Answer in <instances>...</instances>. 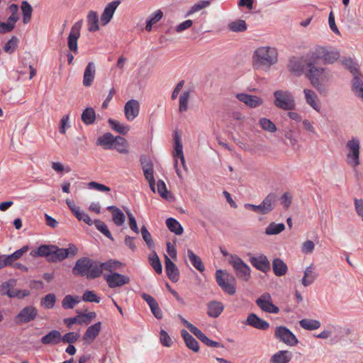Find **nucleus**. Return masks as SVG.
I'll return each mask as SVG.
<instances>
[{"label": "nucleus", "instance_id": "nucleus-1", "mask_svg": "<svg viewBox=\"0 0 363 363\" xmlns=\"http://www.w3.org/2000/svg\"><path fill=\"white\" fill-rule=\"evenodd\" d=\"M306 72L305 76L320 94H325L328 91V86L333 79V74L326 67L316 65V62L305 58Z\"/></svg>", "mask_w": 363, "mask_h": 363}, {"label": "nucleus", "instance_id": "nucleus-2", "mask_svg": "<svg viewBox=\"0 0 363 363\" xmlns=\"http://www.w3.org/2000/svg\"><path fill=\"white\" fill-rule=\"evenodd\" d=\"M278 54L275 48L265 46L258 48L252 55V65L256 69H269L277 62Z\"/></svg>", "mask_w": 363, "mask_h": 363}, {"label": "nucleus", "instance_id": "nucleus-3", "mask_svg": "<svg viewBox=\"0 0 363 363\" xmlns=\"http://www.w3.org/2000/svg\"><path fill=\"white\" fill-rule=\"evenodd\" d=\"M99 267V261L84 257L77 260L72 272L74 276L94 279L101 276Z\"/></svg>", "mask_w": 363, "mask_h": 363}, {"label": "nucleus", "instance_id": "nucleus-4", "mask_svg": "<svg viewBox=\"0 0 363 363\" xmlns=\"http://www.w3.org/2000/svg\"><path fill=\"white\" fill-rule=\"evenodd\" d=\"M305 57L310 58L316 62L320 60L325 65H332L338 60L340 53L335 48L316 45L306 54Z\"/></svg>", "mask_w": 363, "mask_h": 363}, {"label": "nucleus", "instance_id": "nucleus-5", "mask_svg": "<svg viewBox=\"0 0 363 363\" xmlns=\"http://www.w3.org/2000/svg\"><path fill=\"white\" fill-rule=\"evenodd\" d=\"M274 105L279 109L292 111L296 108V101L292 93L286 89H278L274 91Z\"/></svg>", "mask_w": 363, "mask_h": 363}, {"label": "nucleus", "instance_id": "nucleus-6", "mask_svg": "<svg viewBox=\"0 0 363 363\" xmlns=\"http://www.w3.org/2000/svg\"><path fill=\"white\" fill-rule=\"evenodd\" d=\"M346 162L352 168L360 164V140L357 137H352L345 145Z\"/></svg>", "mask_w": 363, "mask_h": 363}, {"label": "nucleus", "instance_id": "nucleus-7", "mask_svg": "<svg viewBox=\"0 0 363 363\" xmlns=\"http://www.w3.org/2000/svg\"><path fill=\"white\" fill-rule=\"evenodd\" d=\"M216 279L218 286L229 295L236 292V280L233 275L218 269L216 272Z\"/></svg>", "mask_w": 363, "mask_h": 363}, {"label": "nucleus", "instance_id": "nucleus-8", "mask_svg": "<svg viewBox=\"0 0 363 363\" xmlns=\"http://www.w3.org/2000/svg\"><path fill=\"white\" fill-rule=\"evenodd\" d=\"M229 263L233 266L238 278L243 281H248L250 277V268L241 258L235 255L230 254Z\"/></svg>", "mask_w": 363, "mask_h": 363}, {"label": "nucleus", "instance_id": "nucleus-9", "mask_svg": "<svg viewBox=\"0 0 363 363\" xmlns=\"http://www.w3.org/2000/svg\"><path fill=\"white\" fill-rule=\"evenodd\" d=\"M346 66L350 70L353 75L352 84V90L363 99V77L359 72L357 65L351 60H348L345 62Z\"/></svg>", "mask_w": 363, "mask_h": 363}, {"label": "nucleus", "instance_id": "nucleus-10", "mask_svg": "<svg viewBox=\"0 0 363 363\" xmlns=\"http://www.w3.org/2000/svg\"><path fill=\"white\" fill-rule=\"evenodd\" d=\"M77 251L78 249L74 244H69L67 248H60L53 245L50 262H57L69 257H74L77 253Z\"/></svg>", "mask_w": 363, "mask_h": 363}, {"label": "nucleus", "instance_id": "nucleus-11", "mask_svg": "<svg viewBox=\"0 0 363 363\" xmlns=\"http://www.w3.org/2000/svg\"><path fill=\"white\" fill-rule=\"evenodd\" d=\"M173 155L174 158V169L176 173L179 178H182V173L179 167V162L185 171L187 170V167L186 165L185 158L183 153V146L177 135L174 137V151Z\"/></svg>", "mask_w": 363, "mask_h": 363}, {"label": "nucleus", "instance_id": "nucleus-12", "mask_svg": "<svg viewBox=\"0 0 363 363\" xmlns=\"http://www.w3.org/2000/svg\"><path fill=\"white\" fill-rule=\"evenodd\" d=\"M37 315L38 310L33 306H28L22 308L14 320L17 324L21 325L34 320Z\"/></svg>", "mask_w": 363, "mask_h": 363}, {"label": "nucleus", "instance_id": "nucleus-13", "mask_svg": "<svg viewBox=\"0 0 363 363\" xmlns=\"http://www.w3.org/2000/svg\"><path fill=\"white\" fill-rule=\"evenodd\" d=\"M256 304L264 312L277 314L279 308L273 304L270 294L264 293L257 300Z\"/></svg>", "mask_w": 363, "mask_h": 363}, {"label": "nucleus", "instance_id": "nucleus-14", "mask_svg": "<svg viewBox=\"0 0 363 363\" xmlns=\"http://www.w3.org/2000/svg\"><path fill=\"white\" fill-rule=\"evenodd\" d=\"M83 24V21L80 20L76 22L71 28L70 33L68 36V48L69 49L74 52H78L77 40L80 37V30Z\"/></svg>", "mask_w": 363, "mask_h": 363}, {"label": "nucleus", "instance_id": "nucleus-15", "mask_svg": "<svg viewBox=\"0 0 363 363\" xmlns=\"http://www.w3.org/2000/svg\"><path fill=\"white\" fill-rule=\"evenodd\" d=\"M275 337L280 341L290 346H294L298 343L296 337L284 326H279L276 328Z\"/></svg>", "mask_w": 363, "mask_h": 363}, {"label": "nucleus", "instance_id": "nucleus-16", "mask_svg": "<svg viewBox=\"0 0 363 363\" xmlns=\"http://www.w3.org/2000/svg\"><path fill=\"white\" fill-rule=\"evenodd\" d=\"M104 277L108 286L111 289L121 287L130 282V278L128 276L123 275L118 272L104 274Z\"/></svg>", "mask_w": 363, "mask_h": 363}, {"label": "nucleus", "instance_id": "nucleus-17", "mask_svg": "<svg viewBox=\"0 0 363 363\" xmlns=\"http://www.w3.org/2000/svg\"><path fill=\"white\" fill-rule=\"evenodd\" d=\"M96 317L95 312H89L87 313H81L72 318H65V323L71 327L74 324L89 325Z\"/></svg>", "mask_w": 363, "mask_h": 363}, {"label": "nucleus", "instance_id": "nucleus-18", "mask_svg": "<svg viewBox=\"0 0 363 363\" xmlns=\"http://www.w3.org/2000/svg\"><path fill=\"white\" fill-rule=\"evenodd\" d=\"M306 103L318 113L320 112L321 104L318 96L315 91L311 89H304L303 90Z\"/></svg>", "mask_w": 363, "mask_h": 363}, {"label": "nucleus", "instance_id": "nucleus-19", "mask_svg": "<svg viewBox=\"0 0 363 363\" xmlns=\"http://www.w3.org/2000/svg\"><path fill=\"white\" fill-rule=\"evenodd\" d=\"M140 112V103L135 99L128 101L124 106V114L128 121H133Z\"/></svg>", "mask_w": 363, "mask_h": 363}, {"label": "nucleus", "instance_id": "nucleus-20", "mask_svg": "<svg viewBox=\"0 0 363 363\" xmlns=\"http://www.w3.org/2000/svg\"><path fill=\"white\" fill-rule=\"evenodd\" d=\"M250 262L254 267L264 273H267L270 269V262L264 255H259L257 257L251 256Z\"/></svg>", "mask_w": 363, "mask_h": 363}, {"label": "nucleus", "instance_id": "nucleus-21", "mask_svg": "<svg viewBox=\"0 0 363 363\" xmlns=\"http://www.w3.org/2000/svg\"><path fill=\"white\" fill-rule=\"evenodd\" d=\"M243 323L262 330H266L269 328L268 322L262 320L253 313L248 315L247 319L243 322Z\"/></svg>", "mask_w": 363, "mask_h": 363}, {"label": "nucleus", "instance_id": "nucleus-22", "mask_svg": "<svg viewBox=\"0 0 363 363\" xmlns=\"http://www.w3.org/2000/svg\"><path fill=\"white\" fill-rule=\"evenodd\" d=\"M144 176L149 183L150 187L153 192H155V180L154 178L153 165L150 161L140 160Z\"/></svg>", "mask_w": 363, "mask_h": 363}, {"label": "nucleus", "instance_id": "nucleus-23", "mask_svg": "<svg viewBox=\"0 0 363 363\" xmlns=\"http://www.w3.org/2000/svg\"><path fill=\"white\" fill-rule=\"evenodd\" d=\"M236 98L250 108H257L263 104V99L261 97L247 94H238Z\"/></svg>", "mask_w": 363, "mask_h": 363}, {"label": "nucleus", "instance_id": "nucleus-24", "mask_svg": "<svg viewBox=\"0 0 363 363\" xmlns=\"http://www.w3.org/2000/svg\"><path fill=\"white\" fill-rule=\"evenodd\" d=\"M120 4L121 1L119 0H115L106 5L101 16V22L102 25L105 26L110 22L115 11Z\"/></svg>", "mask_w": 363, "mask_h": 363}, {"label": "nucleus", "instance_id": "nucleus-25", "mask_svg": "<svg viewBox=\"0 0 363 363\" xmlns=\"http://www.w3.org/2000/svg\"><path fill=\"white\" fill-rule=\"evenodd\" d=\"M165 271L167 276L172 282L178 281L179 271L177 265L167 255L164 256Z\"/></svg>", "mask_w": 363, "mask_h": 363}, {"label": "nucleus", "instance_id": "nucleus-26", "mask_svg": "<svg viewBox=\"0 0 363 363\" xmlns=\"http://www.w3.org/2000/svg\"><path fill=\"white\" fill-rule=\"evenodd\" d=\"M101 330V323L97 322L89 326L83 335V340L91 344L98 336Z\"/></svg>", "mask_w": 363, "mask_h": 363}, {"label": "nucleus", "instance_id": "nucleus-27", "mask_svg": "<svg viewBox=\"0 0 363 363\" xmlns=\"http://www.w3.org/2000/svg\"><path fill=\"white\" fill-rule=\"evenodd\" d=\"M288 67L290 72L294 73L297 76L301 75L306 72V62L300 58L292 57L290 59Z\"/></svg>", "mask_w": 363, "mask_h": 363}, {"label": "nucleus", "instance_id": "nucleus-28", "mask_svg": "<svg viewBox=\"0 0 363 363\" xmlns=\"http://www.w3.org/2000/svg\"><path fill=\"white\" fill-rule=\"evenodd\" d=\"M96 66L93 62L87 64L83 75V85L86 87L90 86L95 78Z\"/></svg>", "mask_w": 363, "mask_h": 363}, {"label": "nucleus", "instance_id": "nucleus-29", "mask_svg": "<svg viewBox=\"0 0 363 363\" xmlns=\"http://www.w3.org/2000/svg\"><path fill=\"white\" fill-rule=\"evenodd\" d=\"M318 277L315 267L313 265L307 267L303 272V277L301 279V284L304 286L311 285Z\"/></svg>", "mask_w": 363, "mask_h": 363}, {"label": "nucleus", "instance_id": "nucleus-30", "mask_svg": "<svg viewBox=\"0 0 363 363\" xmlns=\"http://www.w3.org/2000/svg\"><path fill=\"white\" fill-rule=\"evenodd\" d=\"M277 195L274 193L269 194L260 203L261 214H267L271 212L275 206Z\"/></svg>", "mask_w": 363, "mask_h": 363}, {"label": "nucleus", "instance_id": "nucleus-31", "mask_svg": "<svg viewBox=\"0 0 363 363\" xmlns=\"http://www.w3.org/2000/svg\"><path fill=\"white\" fill-rule=\"evenodd\" d=\"M53 245H42L38 248L33 250L30 255L33 257H45L50 262V258L52 255V250Z\"/></svg>", "mask_w": 363, "mask_h": 363}, {"label": "nucleus", "instance_id": "nucleus-32", "mask_svg": "<svg viewBox=\"0 0 363 363\" xmlns=\"http://www.w3.org/2000/svg\"><path fill=\"white\" fill-rule=\"evenodd\" d=\"M293 354L288 350H280L274 354L270 358V363H289Z\"/></svg>", "mask_w": 363, "mask_h": 363}, {"label": "nucleus", "instance_id": "nucleus-33", "mask_svg": "<svg viewBox=\"0 0 363 363\" xmlns=\"http://www.w3.org/2000/svg\"><path fill=\"white\" fill-rule=\"evenodd\" d=\"M40 341L43 345H57L61 342V333L58 330H52L43 336Z\"/></svg>", "mask_w": 363, "mask_h": 363}, {"label": "nucleus", "instance_id": "nucleus-34", "mask_svg": "<svg viewBox=\"0 0 363 363\" xmlns=\"http://www.w3.org/2000/svg\"><path fill=\"white\" fill-rule=\"evenodd\" d=\"M116 137L111 133H106L99 137L96 140V145L102 146L106 150L113 149Z\"/></svg>", "mask_w": 363, "mask_h": 363}, {"label": "nucleus", "instance_id": "nucleus-35", "mask_svg": "<svg viewBox=\"0 0 363 363\" xmlns=\"http://www.w3.org/2000/svg\"><path fill=\"white\" fill-rule=\"evenodd\" d=\"M272 269L277 277H282L287 273L288 266L280 258H275L272 261Z\"/></svg>", "mask_w": 363, "mask_h": 363}, {"label": "nucleus", "instance_id": "nucleus-36", "mask_svg": "<svg viewBox=\"0 0 363 363\" xmlns=\"http://www.w3.org/2000/svg\"><path fill=\"white\" fill-rule=\"evenodd\" d=\"M181 335L184 340L186 345L194 352H196L199 350V345L197 340L190 335L186 330H182Z\"/></svg>", "mask_w": 363, "mask_h": 363}, {"label": "nucleus", "instance_id": "nucleus-37", "mask_svg": "<svg viewBox=\"0 0 363 363\" xmlns=\"http://www.w3.org/2000/svg\"><path fill=\"white\" fill-rule=\"evenodd\" d=\"M107 209L112 213L113 223L117 226H121L125 220V216L123 211L114 206H108Z\"/></svg>", "mask_w": 363, "mask_h": 363}, {"label": "nucleus", "instance_id": "nucleus-38", "mask_svg": "<svg viewBox=\"0 0 363 363\" xmlns=\"http://www.w3.org/2000/svg\"><path fill=\"white\" fill-rule=\"evenodd\" d=\"M224 309L221 302L213 301L208 304V315L212 318L218 317Z\"/></svg>", "mask_w": 363, "mask_h": 363}, {"label": "nucleus", "instance_id": "nucleus-39", "mask_svg": "<svg viewBox=\"0 0 363 363\" xmlns=\"http://www.w3.org/2000/svg\"><path fill=\"white\" fill-rule=\"evenodd\" d=\"M29 250V247L28 245H25L21 249L15 251L11 255H4L9 267L13 265V263L20 259L25 253H26Z\"/></svg>", "mask_w": 363, "mask_h": 363}, {"label": "nucleus", "instance_id": "nucleus-40", "mask_svg": "<svg viewBox=\"0 0 363 363\" xmlns=\"http://www.w3.org/2000/svg\"><path fill=\"white\" fill-rule=\"evenodd\" d=\"M88 30L95 32L99 29V16L96 11H91L87 15Z\"/></svg>", "mask_w": 363, "mask_h": 363}, {"label": "nucleus", "instance_id": "nucleus-41", "mask_svg": "<svg viewBox=\"0 0 363 363\" xmlns=\"http://www.w3.org/2000/svg\"><path fill=\"white\" fill-rule=\"evenodd\" d=\"M187 255L189 259V261L192 264V265L199 272H202L205 270V267L201 259V258L194 254V252L190 250H187Z\"/></svg>", "mask_w": 363, "mask_h": 363}, {"label": "nucleus", "instance_id": "nucleus-42", "mask_svg": "<svg viewBox=\"0 0 363 363\" xmlns=\"http://www.w3.org/2000/svg\"><path fill=\"white\" fill-rule=\"evenodd\" d=\"M99 265L100 266L99 269L101 274L103 270H106L110 272V273H113V270L121 267V263L118 261L110 259L105 262H100L99 261Z\"/></svg>", "mask_w": 363, "mask_h": 363}, {"label": "nucleus", "instance_id": "nucleus-43", "mask_svg": "<svg viewBox=\"0 0 363 363\" xmlns=\"http://www.w3.org/2000/svg\"><path fill=\"white\" fill-rule=\"evenodd\" d=\"M166 225L168 229L177 235L183 233L184 229L182 225L174 218H169L166 220Z\"/></svg>", "mask_w": 363, "mask_h": 363}, {"label": "nucleus", "instance_id": "nucleus-44", "mask_svg": "<svg viewBox=\"0 0 363 363\" xmlns=\"http://www.w3.org/2000/svg\"><path fill=\"white\" fill-rule=\"evenodd\" d=\"M80 301L81 298L78 296L66 295L62 301V306L65 309H72Z\"/></svg>", "mask_w": 363, "mask_h": 363}, {"label": "nucleus", "instance_id": "nucleus-45", "mask_svg": "<svg viewBox=\"0 0 363 363\" xmlns=\"http://www.w3.org/2000/svg\"><path fill=\"white\" fill-rule=\"evenodd\" d=\"M113 149H116L120 153L127 154L128 153V143L124 138L116 136Z\"/></svg>", "mask_w": 363, "mask_h": 363}, {"label": "nucleus", "instance_id": "nucleus-46", "mask_svg": "<svg viewBox=\"0 0 363 363\" xmlns=\"http://www.w3.org/2000/svg\"><path fill=\"white\" fill-rule=\"evenodd\" d=\"M21 9L23 14V22L24 24H27L30 21L33 8L28 1H23L21 5Z\"/></svg>", "mask_w": 363, "mask_h": 363}, {"label": "nucleus", "instance_id": "nucleus-47", "mask_svg": "<svg viewBox=\"0 0 363 363\" xmlns=\"http://www.w3.org/2000/svg\"><path fill=\"white\" fill-rule=\"evenodd\" d=\"M81 118L84 124H93L96 119L95 111L92 108H86L82 112Z\"/></svg>", "mask_w": 363, "mask_h": 363}, {"label": "nucleus", "instance_id": "nucleus-48", "mask_svg": "<svg viewBox=\"0 0 363 363\" xmlns=\"http://www.w3.org/2000/svg\"><path fill=\"white\" fill-rule=\"evenodd\" d=\"M300 325L305 330H313L318 329L321 323L319 320L313 319L304 318L299 321Z\"/></svg>", "mask_w": 363, "mask_h": 363}, {"label": "nucleus", "instance_id": "nucleus-49", "mask_svg": "<svg viewBox=\"0 0 363 363\" xmlns=\"http://www.w3.org/2000/svg\"><path fill=\"white\" fill-rule=\"evenodd\" d=\"M108 122L113 130L121 134L125 135L130 130V128L128 125L121 123L114 119L109 118Z\"/></svg>", "mask_w": 363, "mask_h": 363}, {"label": "nucleus", "instance_id": "nucleus-50", "mask_svg": "<svg viewBox=\"0 0 363 363\" xmlns=\"http://www.w3.org/2000/svg\"><path fill=\"white\" fill-rule=\"evenodd\" d=\"M157 191L162 198L167 201H171L173 198L171 192L167 190L165 183L162 179L157 181Z\"/></svg>", "mask_w": 363, "mask_h": 363}, {"label": "nucleus", "instance_id": "nucleus-51", "mask_svg": "<svg viewBox=\"0 0 363 363\" xmlns=\"http://www.w3.org/2000/svg\"><path fill=\"white\" fill-rule=\"evenodd\" d=\"M162 16L163 13L160 10H157L152 13L146 21L145 30L150 32L152 30V26L157 23L162 18Z\"/></svg>", "mask_w": 363, "mask_h": 363}, {"label": "nucleus", "instance_id": "nucleus-52", "mask_svg": "<svg viewBox=\"0 0 363 363\" xmlns=\"http://www.w3.org/2000/svg\"><path fill=\"white\" fill-rule=\"evenodd\" d=\"M285 229L284 223H271L265 229V233L268 235H277Z\"/></svg>", "mask_w": 363, "mask_h": 363}, {"label": "nucleus", "instance_id": "nucleus-53", "mask_svg": "<svg viewBox=\"0 0 363 363\" xmlns=\"http://www.w3.org/2000/svg\"><path fill=\"white\" fill-rule=\"evenodd\" d=\"M228 28L233 32H243L247 30V26L244 20L238 19L228 24Z\"/></svg>", "mask_w": 363, "mask_h": 363}, {"label": "nucleus", "instance_id": "nucleus-54", "mask_svg": "<svg viewBox=\"0 0 363 363\" xmlns=\"http://www.w3.org/2000/svg\"><path fill=\"white\" fill-rule=\"evenodd\" d=\"M56 302V296L52 294H48L45 296L40 301V304L45 309H51L54 307Z\"/></svg>", "mask_w": 363, "mask_h": 363}, {"label": "nucleus", "instance_id": "nucleus-55", "mask_svg": "<svg viewBox=\"0 0 363 363\" xmlns=\"http://www.w3.org/2000/svg\"><path fill=\"white\" fill-rule=\"evenodd\" d=\"M260 127L265 131L275 133L277 130L276 125L269 118H261L259 121Z\"/></svg>", "mask_w": 363, "mask_h": 363}, {"label": "nucleus", "instance_id": "nucleus-56", "mask_svg": "<svg viewBox=\"0 0 363 363\" xmlns=\"http://www.w3.org/2000/svg\"><path fill=\"white\" fill-rule=\"evenodd\" d=\"M189 98L190 92L189 91H185L180 95L179 104V111L180 113L187 111Z\"/></svg>", "mask_w": 363, "mask_h": 363}, {"label": "nucleus", "instance_id": "nucleus-57", "mask_svg": "<svg viewBox=\"0 0 363 363\" xmlns=\"http://www.w3.org/2000/svg\"><path fill=\"white\" fill-rule=\"evenodd\" d=\"M211 4L210 0H203L194 4L186 14V16H189L193 13L201 11V9L208 7Z\"/></svg>", "mask_w": 363, "mask_h": 363}, {"label": "nucleus", "instance_id": "nucleus-58", "mask_svg": "<svg viewBox=\"0 0 363 363\" xmlns=\"http://www.w3.org/2000/svg\"><path fill=\"white\" fill-rule=\"evenodd\" d=\"M149 261L152 267L155 269L156 273L161 274L162 272V264L155 252H152L149 257Z\"/></svg>", "mask_w": 363, "mask_h": 363}, {"label": "nucleus", "instance_id": "nucleus-59", "mask_svg": "<svg viewBox=\"0 0 363 363\" xmlns=\"http://www.w3.org/2000/svg\"><path fill=\"white\" fill-rule=\"evenodd\" d=\"M16 285V280L14 279H11L7 281L3 282L0 285V294L1 295L9 296L11 289L14 288Z\"/></svg>", "mask_w": 363, "mask_h": 363}, {"label": "nucleus", "instance_id": "nucleus-60", "mask_svg": "<svg viewBox=\"0 0 363 363\" xmlns=\"http://www.w3.org/2000/svg\"><path fill=\"white\" fill-rule=\"evenodd\" d=\"M94 223L95 224V226L99 231H100L102 234H104L110 240H113L112 235L109 231L108 226L105 224V223L100 220H95Z\"/></svg>", "mask_w": 363, "mask_h": 363}, {"label": "nucleus", "instance_id": "nucleus-61", "mask_svg": "<svg viewBox=\"0 0 363 363\" xmlns=\"http://www.w3.org/2000/svg\"><path fill=\"white\" fill-rule=\"evenodd\" d=\"M18 39L16 36H12L11 39L6 43L4 50L7 53H13L18 45Z\"/></svg>", "mask_w": 363, "mask_h": 363}, {"label": "nucleus", "instance_id": "nucleus-62", "mask_svg": "<svg viewBox=\"0 0 363 363\" xmlns=\"http://www.w3.org/2000/svg\"><path fill=\"white\" fill-rule=\"evenodd\" d=\"M82 299L85 302L99 303L101 298L93 291H86Z\"/></svg>", "mask_w": 363, "mask_h": 363}, {"label": "nucleus", "instance_id": "nucleus-63", "mask_svg": "<svg viewBox=\"0 0 363 363\" xmlns=\"http://www.w3.org/2000/svg\"><path fill=\"white\" fill-rule=\"evenodd\" d=\"M9 10L11 13V16L9 17L8 20L16 25V23L19 19L18 6L17 4H12L9 6Z\"/></svg>", "mask_w": 363, "mask_h": 363}, {"label": "nucleus", "instance_id": "nucleus-64", "mask_svg": "<svg viewBox=\"0 0 363 363\" xmlns=\"http://www.w3.org/2000/svg\"><path fill=\"white\" fill-rule=\"evenodd\" d=\"M74 215L79 221H84L89 225L94 224V221L92 220L87 213L82 211L80 208Z\"/></svg>", "mask_w": 363, "mask_h": 363}]
</instances>
